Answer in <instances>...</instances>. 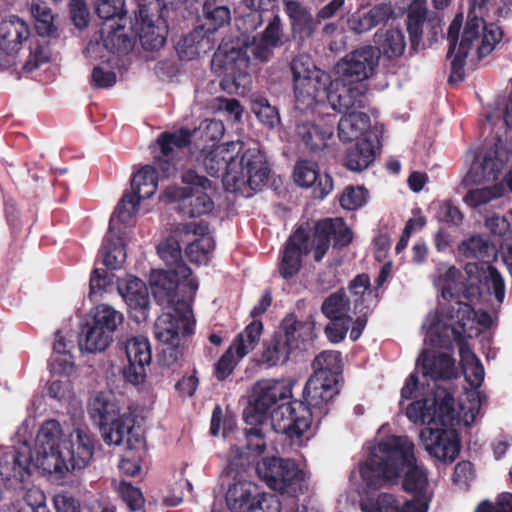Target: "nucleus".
<instances>
[{
	"label": "nucleus",
	"instance_id": "obj_1",
	"mask_svg": "<svg viewBox=\"0 0 512 512\" xmlns=\"http://www.w3.org/2000/svg\"><path fill=\"white\" fill-rule=\"evenodd\" d=\"M95 440L87 427L64 431L54 419L40 426L33 450L29 445L15 449L0 447V476L23 480L34 465L51 480L62 482L68 475L84 469L92 460Z\"/></svg>",
	"mask_w": 512,
	"mask_h": 512
},
{
	"label": "nucleus",
	"instance_id": "obj_2",
	"mask_svg": "<svg viewBox=\"0 0 512 512\" xmlns=\"http://www.w3.org/2000/svg\"><path fill=\"white\" fill-rule=\"evenodd\" d=\"M483 403L481 393L467 390L454 400L450 383L436 384L431 397L410 403L407 418L414 424L427 425L419 433V440L427 453L442 461L453 462L460 452V438L454 426H470L480 415Z\"/></svg>",
	"mask_w": 512,
	"mask_h": 512
},
{
	"label": "nucleus",
	"instance_id": "obj_3",
	"mask_svg": "<svg viewBox=\"0 0 512 512\" xmlns=\"http://www.w3.org/2000/svg\"><path fill=\"white\" fill-rule=\"evenodd\" d=\"M414 450L408 436H387L369 447L367 459L359 465V474L367 487L380 488L397 483L405 472L403 488L413 493L411 499H405L406 512H427L432 494L427 471L417 463Z\"/></svg>",
	"mask_w": 512,
	"mask_h": 512
},
{
	"label": "nucleus",
	"instance_id": "obj_4",
	"mask_svg": "<svg viewBox=\"0 0 512 512\" xmlns=\"http://www.w3.org/2000/svg\"><path fill=\"white\" fill-rule=\"evenodd\" d=\"M492 324L490 314L475 311L468 303L456 301L449 307L429 313L423 324L425 342L431 346L451 348L453 342L459 344V354L466 381L472 387H479L484 380V368L470 346L464 342Z\"/></svg>",
	"mask_w": 512,
	"mask_h": 512
},
{
	"label": "nucleus",
	"instance_id": "obj_5",
	"mask_svg": "<svg viewBox=\"0 0 512 512\" xmlns=\"http://www.w3.org/2000/svg\"><path fill=\"white\" fill-rule=\"evenodd\" d=\"M242 142L232 141L214 147L204 145L198 161L211 176H222L226 191L249 197L259 190L268 178L269 168L264 155L256 148L238 157Z\"/></svg>",
	"mask_w": 512,
	"mask_h": 512
},
{
	"label": "nucleus",
	"instance_id": "obj_6",
	"mask_svg": "<svg viewBox=\"0 0 512 512\" xmlns=\"http://www.w3.org/2000/svg\"><path fill=\"white\" fill-rule=\"evenodd\" d=\"M291 395L290 383L283 380L265 379L254 385L249 405L243 413L246 424L252 427L243 432L247 442L245 448L232 446L228 457V475H240L253 458L264 452L266 443L260 426L267 420V413L271 407L280 400L290 398Z\"/></svg>",
	"mask_w": 512,
	"mask_h": 512
},
{
	"label": "nucleus",
	"instance_id": "obj_7",
	"mask_svg": "<svg viewBox=\"0 0 512 512\" xmlns=\"http://www.w3.org/2000/svg\"><path fill=\"white\" fill-rule=\"evenodd\" d=\"M463 14L455 16L448 28V57L451 59V82H459L464 77L465 59L470 54L478 58L490 54L502 38L501 29L491 23L486 24L481 16L469 12L462 28Z\"/></svg>",
	"mask_w": 512,
	"mask_h": 512
},
{
	"label": "nucleus",
	"instance_id": "obj_8",
	"mask_svg": "<svg viewBox=\"0 0 512 512\" xmlns=\"http://www.w3.org/2000/svg\"><path fill=\"white\" fill-rule=\"evenodd\" d=\"M353 239L352 230L341 218H328L317 223L311 240L305 230L298 229L288 239L279 264L280 275L289 279L301 268V257L314 252L315 261L319 262L326 254L331 241L335 247H344Z\"/></svg>",
	"mask_w": 512,
	"mask_h": 512
},
{
	"label": "nucleus",
	"instance_id": "obj_9",
	"mask_svg": "<svg viewBox=\"0 0 512 512\" xmlns=\"http://www.w3.org/2000/svg\"><path fill=\"white\" fill-rule=\"evenodd\" d=\"M427 0H386L383 3L374 5L369 10H359L348 19V28L356 33L362 34L370 31L377 25L388 21L397 14L408 12L407 30L410 35L411 45L414 47L419 43L422 29L421 24L426 17ZM450 0H433L437 9H443Z\"/></svg>",
	"mask_w": 512,
	"mask_h": 512
},
{
	"label": "nucleus",
	"instance_id": "obj_10",
	"mask_svg": "<svg viewBox=\"0 0 512 512\" xmlns=\"http://www.w3.org/2000/svg\"><path fill=\"white\" fill-rule=\"evenodd\" d=\"M459 254L468 260L465 271L468 275L466 296L473 299L480 294V285L484 282L488 291L492 290L498 303L505 298V283L499 272L490 265L496 256L493 245L481 236H472L463 241L458 247Z\"/></svg>",
	"mask_w": 512,
	"mask_h": 512
},
{
	"label": "nucleus",
	"instance_id": "obj_11",
	"mask_svg": "<svg viewBox=\"0 0 512 512\" xmlns=\"http://www.w3.org/2000/svg\"><path fill=\"white\" fill-rule=\"evenodd\" d=\"M0 50L10 59L7 65H22L30 73L49 59V51L37 37H32L29 25L17 16L0 24Z\"/></svg>",
	"mask_w": 512,
	"mask_h": 512
},
{
	"label": "nucleus",
	"instance_id": "obj_12",
	"mask_svg": "<svg viewBox=\"0 0 512 512\" xmlns=\"http://www.w3.org/2000/svg\"><path fill=\"white\" fill-rule=\"evenodd\" d=\"M295 109L307 113L327 98L331 77L317 68L309 57L299 55L291 62Z\"/></svg>",
	"mask_w": 512,
	"mask_h": 512
},
{
	"label": "nucleus",
	"instance_id": "obj_13",
	"mask_svg": "<svg viewBox=\"0 0 512 512\" xmlns=\"http://www.w3.org/2000/svg\"><path fill=\"white\" fill-rule=\"evenodd\" d=\"M92 421L99 426L103 440L111 445H120L126 435L134 431V418L126 408H121L112 392L97 393L88 405Z\"/></svg>",
	"mask_w": 512,
	"mask_h": 512
},
{
	"label": "nucleus",
	"instance_id": "obj_14",
	"mask_svg": "<svg viewBox=\"0 0 512 512\" xmlns=\"http://www.w3.org/2000/svg\"><path fill=\"white\" fill-rule=\"evenodd\" d=\"M184 187L169 186L164 192V199L176 203L177 211L184 217H199L214 209L212 182L192 170L182 175Z\"/></svg>",
	"mask_w": 512,
	"mask_h": 512
},
{
	"label": "nucleus",
	"instance_id": "obj_15",
	"mask_svg": "<svg viewBox=\"0 0 512 512\" xmlns=\"http://www.w3.org/2000/svg\"><path fill=\"white\" fill-rule=\"evenodd\" d=\"M288 41L289 37L284 31L282 19L276 14L259 36H245L239 50L231 49L225 58L226 69L228 65L234 64L238 70L244 71L249 63L248 54L259 61H268L274 50L284 46Z\"/></svg>",
	"mask_w": 512,
	"mask_h": 512
},
{
	"label": "nucleus",
	"instance_id": "obj_16",
	"mask_svg": "<svg viewBox=\"0 0 512 512\" xmlns=\"http://www.w3.org/2000/svg\"><path fill=\"white\" fill-rule=\"evenodd\" d=\"M509 153L499 140L490 146L469 150L465 156L466 172L462 178L465 187L470 185L504 183L500 175Z\"/></svg>",
	"mask_w": 512,
	"mask_h": 512
},
{
	"label": "nucleus",
	"instance_id": "obj_17",
	"mask_svg": "<svg viewBox=\"0 0 512 512\" xmlns=\"http://www.w3.org/2000/svg\"><path fill=\"white\" fill-rule=\"evenodd\" d=\"M149 285L158 304L167 308L177 306L179 300L190 303L198 289V281L192 276L182 278L162 269L151 272Z\"/></svg>",
	"mask_w": 512,
	"mask_h": 512
},
{
	"label": "nucleus",
	"instance_id": "obj_18",
	"mask_svg": "<svg viewBox=\"0 0 512 512\" xmlns=\"http://www.w3.org/2000/svg\"><path fill=\"white\" fill-rule=\"evenodd\" d=\"M225 500L230 512L281 511L277 496L259 493L254 483L242 479H238L229 486Z\"/></svg>",
	"mask_w": 512,
	"mask_h": 512
},
{
	"label": "nucleus",
	"instance_id": "obj_19",
	"mask_svg": "<svg viewBox=\"0 0 512 512\" xmlns=\"http://www.w3.org/2000/svg\"><path fill=\"white\" fill-rule=\"evenodd\" d=\"M171 311L162 313L155 322V337L166 345H181L182 341L193 333L194 320L191 305L179 300Z\"/></svg>",
	"mask_w": 512,
	"mask_h": 512
},
{
	"label": "nucleus",
	"instance_id": "obj_20",
	"mask_svg": "<svg viewBox=\"0 0 512 512\" xmlns=\"http://www.w3.org/2000/svg\"><path fill=\"white\" fill-rule=\"evenodd\" d=\"M256 471L267 486L281 493H296L302 480L298 466L289 459L264 458L258 462Z\"/></svg>",
	"mask_w": 512,
	"mask_h": 512
},
{
	"label": "nucleus",
	"instance_id": "obj_21",
	"mask_svg": "<svg viewBox=\"0 0 512 512\" xmlns=\"http://www.w3.org/2000/svg\"><path fill=\"white\" fill-rule=\"evenodd\" d=\"M311 412L300 401H292L277 406L270 415L272 429L290 439H299L310 428Z\"/></svg>",
	"mask_w": 512,
	"mask_h": 512
},
{
	"label": "nucleus",
	"instance_id": "obj_22",
	"mask_svg": "<svg viewBox=\"0 0 512 512\" xmlns=\"http://www.w3.org/2000/svg\"><path fill=\"white\" fill-rule=\"evenodd\" d=\"M378 61L376 48L371 45L361 46L341 58L335 66V72L347 81L364 83L373 74Z\"/></svg>",
	"mask_w": 512,
	"mask_h": 512
},
{
	"label": "nucleus",
	"instance_id": "obj_23",
	"mask_svg": "<svg viewBox=\"0 0 512 512\" xmlns=\"http://www.w3.org/2000/svg\"><path fill=\"white\" fill-rule=\"evenodd\" d=\"M128 365L123 370L124 378L133 385H140L146 379V367L152 360L151 346L144 336L129 337L124 343Z\"/></svg>",
	"mask_w": 512,
	"mask_h": 512
},
{
	"label": "nucleus",
	"instance_id": "obj_24",
	"mask_svg": "<svg viewBox=\"0 0 512 512\" xmlns=\"http://www.w3.org/2000/svg\"><path fill=\"white\" fill-rule=\"evenodd\" d=\"M339 383L334 379H325L312 375L304 388L305 406L311 412V418L320 421L329 410V404L338 394Z\"/></svg>",
	"mask_w": 512,
	"mask_h": 512
},
{
	"label": "nucleus",
	"instance_id": "obj_25",
	"mask_svg": "<svg viewBox=\"0 0 512 512\" xmlns=\"http://www.w3.org/2000/svg\"><path fill=\"white\" fill-rule=\"evenodd\" d=\"M190 138L191 133L187 129L164 132L158 137L157 142L161 154L155 157V164L164 177H170L176 173L177 157L182 149L189 144Z\"/></svg>",
	"mask_w": 512,
	"mask_h": 512
},
{
	"label": "nucleus",
	"instance_id": "obj_26",
	"mask_svg": "<svg viewBox=\"0 0 512 512\" xmlns=\"http://www.w3.org/2000/svg\"><path fill=\"white\" fill-rule=\"evenodd\" d=\"M367 92L365 83L347 81L338 77L331 79L326 100L331 108L338 112H348L364 105L363 97Z\"/></svg>",
	"mask_w": 512,
	"mask_h": 512
},
{
	"label": "nucleus",
	"instance_id": "obj_27",
	"mask_svg": "<svg viewBox=\"0 0 512 512\" xmlns=\"http://www.w3.org/2000/svg\"><path fill=\"white\" fill-rule=\"evenodd\" d=\"M293 179L300 187H312L315 198L323 199L333 189L332 178L328 174H320L318 165L313 161H298L294 167Z\"/></svg>",
	"mask_w": 512,
	"mask_h": 512
},
{
	"label": "nucleus",
	"instance_id": "obj_28",
	"mask_svg": "<svg viewBox=\"0 0 512 512\" xmlns=\"http://www.w3.org/2000/svg\"><path fill=\"white\" fill-rule=\"evenodd\" d=\"M351 499V504L345 506V509L354 510L357 507L362 512H402L407 511L404 502L405 499L398 498L391 493H378L367 496L353 494L352 497L347 496L345 501Z\"/></svg>",
	"mask_w": 512,
	"mask_h": 512
},
{
	"label": "nucleus",
	"instance_id": "obj_29",
	"mask_svg": "<svg viewBox=\"0 0 512 512\" xmlns=\"http://www.w3.org/2000/svg\"><path fill=\"white\" fill-rule=\"evenodd\" d=\"M416 366L421 369V377H429L433 381L449 380L457 374L454 360L446 353L424 351Z\"/></svg>",
	"mask_w": 512,
	"mask_h": 512
},
{
	"label": "nucleus",
	"instance_id": "obj_30",
	"mask_svg": "<svg viewBox=\"0 0 512 512\" xmlns=\"http://www.w3.org/2000/svg\"><path fill=\"white\" fill-rule=\"evenodd\" d=\"M434 286L438 291H440L443 299L452 298L455 294L463 290L464 297L467 298L470 302L474 303L477 301L481 295L482 291L480 290V294L476 295L473 299H470L466 296V288L468 287V282L465 287L463 286V275L455 266H451L447 263H440L436 267V271L433 277Z\"/></svg>",
	"mask_w": 512,
	"mask_h": 512
},
{
	"label": "nucleus",
	"instance_id": "obj_31",
	"mask_svg": "<svg viewBox=\"0 0 512 512\" xmlns=\"http://www.w3.org/2000/svg\"><path fill=\"white\" fill-rule=\"evenodd\" d=\"M133 31L138 35L141 45L146 50H158L166 41L165 29L155 25L148 10L141 7L132 23Z\"/></svg>",
	"mask_w": 512,
	"mask_h": 512
},
{
	"label": "nucleus",
	"instance_id": "obj_32",
	"mask_svg": "<svg viewBox=\"0 0 512 512\" xmlns=\"http://www.w3.org/2000/svg\"><path fill=\"white\" fill-rule=\"evenodd\" d=\"M187 235L192 234L196 238L187 246L189 259L197 264H207L215 247V242L208 227L204 224H188L184 226Z\"/></svg>",
	"mask_w": 512,
	"mask_h": 512
},
{
	"label": "nucleus",
	"instance_id": "obj_33",
	"mask_svg": "<svg viewBox=\"0 0 512 512\" xmlns=\"http://www.w3.org/2000/svg\"><path fill=\"white\" fill-rule=\"evenodd\" d=\"M315 323L312 318L298 321L294 314H288L281 323V332L277 335L293 351L301 342L311 341L315 337Z\"/></svg>",
	"mask_w": 512,
	"mask_h": 512
},
{
	"label": "nucleus",
	"instance_id": "obj_34",
	"mask_svg": "<svg viewBox=\"0 0 512 512\" xmlns=\"http://www.w3.org/2000/svg\"><path fill=\"white\" fill-rule=\"evenodd\" d=\"M284 12L289 18L291 31L294 37L305 40L312 36L316 23L310 8L297 0H284Z\"/></svg>",
	"mask_w": 512,
	"mask_h": 512
},
{
	"label": "nucleus",
	"instance_id": "obj_35",
	"mask_svg": "<svg viewBox=\"0 0 512 512\" xmlns=\"http://www.w3.org/2000/svg\"><path fill=\"white\" fill-rule=\"evenodd\" d=\"M117 290L131 310L139 311L140 317L146 318L149 294L142 280L128 275L118 281Z\"/></svg>",
	"mask_w": 512,
	"mask_h": 512
},
{
	"label": "nucleus",
	"instance_id": "obj_36",
	"mask_svg": "<svg viewBox=\"0 0 512 512\" xmlns=\"http://www.w3.org/2000/svg\"><path fill=\"white\" fill-rule=\"evenodd\" d=\"M370 117L363 112L346 113L338 123V136L341 141L371 139Z\"/></svg>",
	"mask_w": 512,
	"mask_h": 512
},
{
	"label": "nucleus",
	"instance_id": "obj_37",
	"mask_svg": "<svg viewBox=\"0 0 512 512\" xmlns=\"http://www.w3.org/2000/svg\"><path fill=\"white\" fill-rule=\"evenodd\" d=\"M124 232L115 230V219L109 224L108 233L101 247L103 264L110 269H117L126 260Z\"/></svg>",
	"mask_w": 512,
	"mask_h": 512
},
{
	"label": "nucleus",
	"instance_id": "obj_38",
	"mask_svg": "<svg viewBox=\"0 0 512 512\" xmlns=\"http://www.w3.org/2000/svg\"><path fill=\"white\" fill-rule=\"evenodd\" d=\"M126 449L119 463V469L123 474L135 476L140 471V463L146 456L145 441L132 431V435H126Z\"/></svg>",
	"mask_w": 512,
	"mask_h": 512
},
{
	"label": "nucleus",
	"instance_id": "obj_39",
	"mask_svg": "<svg viewBox=\"0 0 512 512\" xmlns=\"http://www.w3.org/2000/svg\"><path fill=\"white\" fill-rule=\"evenodd\" d=\"M463 196V202L471 209L480 210L489 203L504 196L506 188L504 183L470 185Z\"/></svg>",
	"mask_w": 512,
	"mask_h": 512
},
{
	"label": "nucleus",
	"instance_id": "obj_40",
	"mask_svg": "<svg viewBox=\"0 0 512 512\" xmlns=\"http://www.w3.org/2000/svg\"><path fill=\"white\" fill-rule=\"evenodd\" d=\"M159 257L167 266V271H172L175 275H181L182 278L191 276L190 268L182 261L181 248L177 240L168 238L157 246Z\"/></svg>",
	"mask_w": 512,
	"mask_h": 512
},
{
	"label": "nucleus",
	"instance_id": "obj_41",
	"mask_svg": "<svg viewBox=\"0 0 512 512\" xmlns=\"http://www.w3.org/2000/svg\"><path fill=\"white\" fill-rule=\"evenodd\" d=\"M333 125L320 126L313 122H299L296 134L310 150L322 149L333 135Z\"/></svg>",
	"mask_w": 512,
	"mask_h": 512
},
{
	"label": "nucleus",
	"instance_id": "obj_42",
	"mask_svg": "<svg viewBox=\"0 0 512 512\" xmlns=\"http://www.w3.org/2000/svg\"><path fill=\"white\" fill-rule=\"evenodd\" d=\"M374 42L378 47L377 52L387 58L401 56L406 47L403 31L398 28L378 30L374 36Z\"/></svg>",
	"mask_w": 512,
	"mask_h": 512
},
{
	"label": "nucleus",
	"instance_id": "obj_43",
	"mask_svg": "<svg viewBox=\"0 0 512 512\" xmlns=\"http://www.w3.org/2000/svg\"><path fill=\"white\" fill-rule=\"evenodd\" d=\"M113 341V336L87 321L81 328L79 348L88 353L102 352Z\"/></svg>",
	"mask_w": 512,
	"mask_h": 512
},
{
	"label": "nucleus",
	"instance_id": "obj_44",
	"mask_svg": "<svg viewBox=\"0 0 512 512\" xmlns=\"http://www.w3.org/2000/svg\"><path fill=\"white\" fill-rule=\"evenodd\" d=\"M349 290L353 298V312L369 310L375 303V295L370 286V278L367 274L357 275L349 284Z\"/></svg>",
	"mask_w": 512,
	"mask_h": 512
},
{
	"label": "nucleus",
	"instance_id": "obj_45",
	"mask_svg": "<svg viewBox=\"0 0 512 512\" xmlns=\"http://www.w3.org/2000/svg\"><path fill=\"white\" fill-rule=\"evenodd\" d=\"M375 159V147L371 139L360 140L351 148L345 158V166L351 171H362Z\"/></svg>",
	"mask_w": 512,
	"mask_h": 512
},
{
	"label": "nucleus",
	"instance_id": "obj_46",
	"mask_svg": "<svg viewBox=\"0 0 512 512\" xmlns=\"http://www.w3.org/2000/svg\"><path fill=\"white\" fill-rule=\"evenodd\" d=\"M322 313L330 320L352 322L353 309L350 301L343 291L328 296L321 306Z\"/></svg>",
	"mask_w": 512,
	"mask_h": 512
},
{
	"label": "nucleus",
	"instance_id": "obj_47",
	"mask_svg": "<svg viewBox=\"0 0 512 512\" xmlns=\"http://www.w3.org/2000/svg\"><path fill=\"white\" fill-rule=\"evenodd\" d=\"M314 376L340 381L342 371L341 354L338 351H323L313 361Z\"/></svg>",
	"mask_w": 512,
	"mask_h": 512
},
{
	"label": "nucleus",
	"instance_id": "obj_48",
	"mask_svg": "<svg viewBox=\"0 0 512 512\" xmlns=\"http://www.w3.org/2000/svg\"><path fill=\"white\" fill-rule=\"evenodd\" d=\"M123 320L121 312L108 304H99L91 309L88 321L113 336Z\"/></svg>",
	"mask_w": 512,
	"mask_h": 512
},
{
	"label": "nucleus",
	"instance_id": "obj_49",
	"mask_svg": "<svg viewBox=\"0 0 512 512\" xmlns=\"http://www.w3.org/2000/svg\"><path fill=\"white\" fill-rule=\"evenodd\" d=\"M157 187L156 170L152 166L146 165L133 175L130 192L144 200L153 196Z\"/></svg>",
	"mask_w": 512,
	"mask_h": 512
},
{
	"label": "nucleus",
	"instance_id": "obj_50",
	"mask_svg": "<svg viewBox=\"0 0 512 512\" xmlns=\"http://www.w3.org/2000/svg\"><path fill=\"white\" fill-rule=\"evenodd\" d=\"M141 198L131 192H125L113 213L110 222L115 219V230L122 231L120 225H131L139 210Z\"/></svg>",
	"mask_w": 512,
	"mask_h": 512
},
{
	"label": "nucleus",
	"instance_id": "obj_51",
	"mask_svg": "<svg viewBox=\"0 0 512 512\" xmlns=\"http://www.w3.org/2000/svg\"><path fill=\"white\" fill-rule=\"evenodd\" d=\"M96 12L98 16L105 20L104 27L101 29L102 34H110L113 31L114 34L111 36V41L115 39L119 40L122 35L116 34V30L120 28V24L116 22V18L120 19L121 8L117 6L115 0H98ZM110 35H107V39Z\"/></svg>",
	"mask_w": 512,
	"mask_h": 512
},
{
	"label": "nucleus",
	"instance_id": "obj_52",
	"mask_svg": "<svg viewBox=\"0 0 512 512\" xmlns=\"http://www.w3.org/2000/svg\"><path fill=\"white\" fill-rule=\"evenodd\" d=\"M262 323L254 320L251 322L232 344L235 347L237 358L241 359L252 351L260 340Z\"/></svg>",
	"mask_w": 512,
	"mask_h": 512
},
{
	"label": "nucleus",
	"instance_id": "obj_53",
	"mask_svg": "<svg viewBox=\"0 0 512 512\" xmlns=\"http://www.w3.org/2000/svg\"><path fill=\"white\" fill-rule=\"evenodd\" d=\"M31 13L36 21V30L39 35L50 36L55 32L54 15L46 3L40 0H33L31 3Z\"/></svg>",
	"mask_w": 512,
	"mask_h": 512
},
{
	"label": "nucleus",
	"instance_id": "obj_54",
	"mask_svg": "<svg viewBox=\"0 0 512 512\" xmlns=\"http://www.w3.org/2000/svg\"><path fill=\"white\" fill-rule=\"evenodd\" d=\"M292 350L285 344L281 338L276 336L264 349L261 362L267 367H273L283 364L289 359Z\"/></svg>",
	"mask_w": 512,
	"mask_h": 512
},
{
	"label": "nucleus",
	"instance_id": "obj_55",
	"mask_svg": "<svg viewBox=\"0 0 512 512\" xmlns=\"http://www.w3.org/2000/svg\"><path fill=\"white\" fill-rule=\"evenodd\" d=\"M225 131L222 121L216 119H205L194 130L193 134L196 139H200L204 143L212 142L221 139Z\"/></svg>",
	"mask_w": 512,
	"mask_h": 512
},
{
	"label": "nucleus",
	"instance_id": "obj_56",
	"mask_svg": "<svg viewBox=\"0 0 512 512\" xmlns=\"http://www.w3.org/2000/svg\"><path fill=\"white\" fill-rule=\"evenodd\" d=\"M252 111L264 125L273 128L280 123V117L276 107L271 106L267 99L257 98L252 102Z\"/></svg>",
	"mask_w": 512,
	"mask_h": 512
},
{
	"label": "nucleus",
	"instance_id": "obj_57",
	"mask_svg": "<svg viewBox=\"0 0 512 512\" xmlns=\"http://www.w3.org/2000/svg\"><path fill=\"white\" fill-rule=\"evenodd\" d=\"M368 193L363 187L348 186L342 192L339 202L343 209L356 210L362 207L367 200Z\"/></svg>",
	"mask_w": 512,
	"mask_h": 512
},
{
	"label": "nucleus",
	"instance_id": "obj_58",
	"mask_svg": "<svg viewBox=\"0 0 512 512\" xmlns=\"http://www.w3.org/2000/svg\"><path fill=\"white\" fill-rule=\"evenodd\" d=\"M200 35L201 32H193L177 44V53L182 60H192L200 54L203 48V40H198Z\"/></svg>",
	"mask_w": 512,
	"mask_h": 512
},
{
	"label": "nucleus",
	"instance_id": "obj_59",
	"mask_svg": "<svg viewBox=\"0 0 512 512\" xmlns=\"http://www.w3.org/2000/svg\"><path fill=\"white\" fill-rule=\"evenodd\" d=\"M276 0H245V5L254 11L250 12L245 19L247 28L257 29L262 23L263 18L260 11H267L274 6Z\"/></svg>",
	"mask_w": 512,
	"mask_h": 512
},
{
	"label": "nucleus",
	"instance_id": "obj_60",
	"mask_svg": "<svg viewBox=\"0 0 512 512\" xmlns=\"http://www.w3.org/2000/svg\"><path fill=\"white\" fill-rule=\"evenodd\" d=\"M113 277L114 275L105 269H94L90 277V296H98L109 291L114 285Z\"/></svg>",
	"mask_w": 512,
	"mask_h": 512
},
{
	"label": "nucleus",
	"instance_id": "obj_61",
	"mask_svg": "<svg viewBox=\"0 0 512 512\" xmlns=\"http://www.w3.org/2000/svg\"><path fill=\"white\" fill-rule=\"evenodd\" d=\"M119 497L127 504L131 511L140 510L144 504V498L138 488L129 483L121 482L117 487Z\"/></svg>",
	"mask_w": 512,
	"mask_h": 512
},
{
	"label": "nucleus",
	"instance_id": "obj_62",
	"mask_svg": "<svg viewBox=\"0 0 512 512\" xmlns=\"http://www.w3.org/2000/svg\"><path fill=\"white\" fill-rule=\"evenodd\" d=\"M436 218L439 222L459 226L463 221V214L456 205L446 200L438 205Z\"/></svg>",
	"mask_w": 512,
	"mask_h": 512
},
{
	"label": "nucleus",
	"instance_id": "obj_63",
	"mask_svg": "<svg viewBox=\"0 0 512 512\" xmlns=\"http://www.w3.org/2000/svg\"><path fill=\"white\" fill-rule=\"evenodd\" d=\"M474 512H512V493L499 494L495 504L490 500H483Z\"/></svg>",
	"mask_w": 512,
	"mask_h": 512
},
{
	"label": "nucleus",
	"instance_id": "obj_64",
	"mask_svg": "<svg viewBox=\"0 0 512 512\" xmlns=\"http://www.w3.org/2000/svg\"><path fill=\"white\" fill-rule=\"evenodd\" d=\"M204 15L214 29L224 26L231 19L230 9L227 6H216L208 2L203 7Z\"/></svg>",
	"mask_w": 512,
	"mask_h": 512
}]
</instances>
